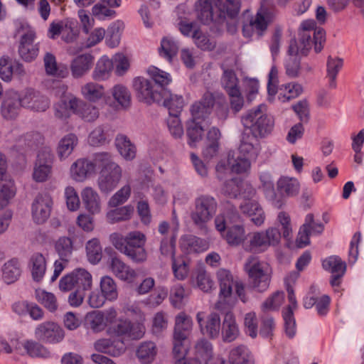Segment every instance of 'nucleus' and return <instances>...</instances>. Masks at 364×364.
Instances as JSON below:
<instances>
[{"instance_id": "obj_1", "label": "nucleus", "mask_w": 364, "mask_h": 364, "mask_svg": "<svg viewBox=\"0 0 364 364\" xmlns=\"http://www.w3.org/2000/svg\"><path fill=\"white\" fill-rule=\"evenodd\" d=\"M241 0H198L195 9L198 19L204 24L213 23L222 29L227 17L235 18L240 10Z\"/></svg>"}, {"instance_id": "obj_2", "label": "nucleus", "mask_w": 364, "mask_h": 364, "mask_svg": "<svg viewBox=\"0 0 364 364\" xmlns=\"http://www.w3.org/2000/svg\"><path fill=\"white\" fill-rule=\"evenodd\" d=\"M299 36V46L294 39L290 42L288 53L289 60L293 61L294 64L287 65L286 68H298L299 66L298 56L306 55L313 45L316 53H319L323 49L326 40L325 31L323 28L316 27V23L314 20H306L301 23Z\"/></svg>"}, {"instance_id": "obj_3", "label": "nucleus", "mask_w": 364, "mask_h": 364, "mask_svg": "<svg viewBox=\"0 0 364 364\" xmlns=\"http://www.w3.org/2000/svg\"><path fill=\"white\" fill-rule=\"evenodd\" d=\"M241 122L245 127L251 129V135L256 138L266 137L274 127V119L267 114V106L264 104L249 109L242 116Z\"/></svg>"}, {"instance_id": "obj_4", "label": "nucleus", "mask_w": 364, "mask_h": 364, "mask_svg": "<svg viewBox=\"0 0 364 364\" xmlns=\"http://www.w3.org/2000/svg\"><path fill=\"white\" fill-rule=\"evenodd\" d=\"M215 198L210 195H200L194 200V208L191 213L193 224L201 230H206L207 223L217 210Z\"/></svg>"}, {"instance_id": "obj_5", "label": "nucleus", "mask_w": 364, "mask_h": 364, "mask_svg": "<svg viewBox=\"0 0 364 364\" xmlns=\"http://www.w3.org/2000/svg\"><path fill=\"white\" fill-rule=\"evenodd\" d=\"M270 2L267 0H263L261 2L260 9L258 10L255 17L248 18L247 22H243L242 33L245 38H252L255 35L257 38L263 36L264 32L267 28L268 21H269L271 12L269 9ZM250 11L245 10L243 16L249 17Z\"/></svg>"}, {"instance_id": "obj_6", "label": "nucleus", "mask_w": 364, "mask_h": 364, "mask_svg": "<svg viewBox=\"0 0 364 364\" xmlns=\"http://www.w3.org/2000/svg\"><path fill=\"white\" fill-rule=\"evenodd\" d=\"M225 105V97L223 93L208 90L200 100L191 105V119L203 122L209 117L215 105L223 107Z\"/></svg>"}, {"instance_id": "obj_7", "label": "nucleus", "mask_w": 364, "mask_h": 364, "mask_svg": "<svg viewBox=\"0 0 364 364\" xmlns=\"http://www.w3.org/2000/svg\"><path fill=\"white\" fill-rule=\"evenodd\" d=\"M245 269L249 277L250 284L258 291H265L270 282L269 267L260 262L257 257L250 256L245 263Z\"/></svg>"}, {"instance_id": "obj_8", "label": "nucleus", "mask_w": 364, "mask_h": 364, "mask_svg": "<svg viewBox=\"0 0 364 364\" xmlns=\"http://www.w3.org/2000/svg\"><path fill=\"white\" fill-rule=\"evenodd\" d=\"M132 88L136 99L148 105L160 104L162 100L163 90H159L151 79L142 76L133 78Z\"/></svg>"}, {"instance_id": "obj_9", "label": "nucleus", "mask_w": 364, "mask_h": 364, "mask_svg": "<svg viewBox=\"0 0 364 364\" xmlns=\"http://www.w3.org/2000/svg\"><path fill=\"white\" fill-rule=\"evenodd\" d=\"M299 273L296 272H291L285 279V285L288 293V300L289 304L283 311V318L284 321V331L286 335L292 338L296 332V321L294 316V310L297 307V302L294 295L292 284H294L299 277Z\"/></svg>"}, {"instance_id": "obj_10", "label": "nucleus", "mask_w": 364, "mask_h": 364, "mask_svg": "<svg viewBox=\"0 0 364 364\" xmlns=\"http://www.w3.org/2000/svg\"><path fill=\"white\" fill-rule=\"evenodd\" d=\"M217 277L220 284V298L224 299L232 294V287H235V292L242 302H246L245 287L242 283L235 282L231 272L225 269H220L217 272Z\"/></svg>"}, {"instance_id": "obj_11", "label": "nucleus", "mask_w": 364, "mask_h": 364, "mask_svg": "<svg viewBox=\"0 0 364 364\" xmlns=\"http://www.w3.org/2000/svg\"><path fill=\"white\" fill-rule=\"evenodd\" d=\"M145 332L144 326L138 323H132L127 319H120L112 324L107 330L110 335L124 336L132 340L140 339Z\"/></svg>"}, {"instance_id": "obj_12", "label": "nucleus", "mask_w": 364, "mask_h": 364, "mask_svg": "<svg viewBox=\"0 0 364 364\" xmlns=\"http://www.w3.org/2000/svg\"><path fill=\"white\" fill-rule=\"evenodd\" d=\"M281 239V232L276 228H270L265 232H255L250 240L248 250L264 251L271 245H277ZM247 250V248H245Z\"/></svg>"}, {"instance_id": "obj_13", "label": "nucleus", "mask_w": 364, "mask_h": 364, "mask_svg": "<svg viewBox=\"0 0 364 364\" xmlns=\"http://www.w3.org/2000/svg\"><path fill=\"white\" fill-rule=\"evenodd\" d=\"M55 248L58 252L60 261L56 260L54 263L53 274L50 278V282H55L60 276L65 268L63 262H68V257L72 254L73 242L68 237H60L55 242Z\"/></svg>"}, {"instance_id": "obj_14", "label": "nucleus", "mask_w": 364, "mask_h": 364, "mask_svg": "<svg viewBox=\"0 0 364 364\" xmlns=\"http://www.w3.org/2000/svg\"><path fill=\"white\" fill-rule=\"evenodd\" d=\"M116 316L117 312L114 309L105 312L93 311L86 315L85 323L92 331L98 333L102 331L108 323H112Z\"/></svg>"}, {"instance_id": "obj_15", "label": "nucleus", "mask_w": 364, "mask_h": 364, "mask_svg": "<svg viewBox=\"0 0 364 364\" xmlns=\"http://www.w3.org/2000/svg\"><path fill=\"white\" fill-rule=\"evenodd\" d=\"M322 266L325 270L332 274L330 280L331 286L338 287L346 271V262L340 257L332 255L323 260Z\"/></svg>"}, {"instance_id": "obj_16", "label": "nucleus", "mask_w": 364, "mask_h": 364, "mask_svg": "<svg viewBox=\"0 0 364 364\" xmlns=\"http://www.w3.org/2000/svg\"><path fill=\"white\" fill-rule=\"evenodd\" d=\"M122 176V170L120 166L109 170H100L97 179L99 189L102 193L112 191L119 183Z\"/></svg>"}, {"instance_id": "obj_17", "label": "nucleus", "mask_w": 364, "mask_h": 364, "mask_svg": "<svg viewBox=\"0 0 364 364\" xmlns=\"http://www.w3.org/2000/svg\"><path fill=\"white\" fill-rule=\"evenodd\" d=\"M109 240L116 248L115 240L123 244L127 249L145 247L146 242V235L140 231H132L125 236L119 232H114L109 235Z\"/></svg>"}, {"instance_id": "obj_18", "label": "nucleus", "mask_w": 364, "mask_h": 364, "mask_svg": "<svg viewBox=\"0 0 364 364\" xmlns=\"http://www.w3.org/2000/svg\"><path fill=\"white\" fill-rule=\"evenodd\" d=\"M242 224V218L236 207L227 201L223 215H218L215 219V225L219 232L225 231L227 225Z\"/></svg>"}, {"instance_id": "obj_19", "label": "nucleus", "mask_w": 364, "mask_h": 364, "mask_svg": "<svg viewBox=\"0 0 364 364\" xmlns=\"http://www.w3.org/2000/svg\"><path fill=\"white\" fill-rule=\"evenodd\" d=\"M204 314L198 312L196 315L197 321L203 334L215 338L219 336L220 329V318L217 313H211L203 321Z\"/></svg>"}, {"instance_id": "obj_20", "label": "nucleus", "mask_w": 364, "mask_h": 364, "mask_svg": "<svg viewBox=\"0 0 364 364\" xmlns=\"http://www.w3.org/2000/svg\"><path fill=\"white\" fill-rule=\"evenodd\" d=\"M21 97L23 107L34 112L45 111L46 104L44 95L40 91L33 88H27Z\"/></svg>"}, {"instance_id": "obj_21", "label": "nucleus", "mask_w": 364, "mask_h": 364, "mask_svg": "<svg viewBox=\"0 0 364 364\" xmlns=\"http://www.w3.org/2000/svg\"><path fill=\"white\" fill-rule=\"evenodd\" d=\"M21 107V96L15 92H8L1 103V114L7 119H15L18 115Z\"/></svg>"}, {"instance_id": "obj_22", "label": "nucleus", "mask_w": 364, "mask_h": 364, "mask_svg": "<svg viewBox=\"0 0 364 364\" xmlns=\"http://www.w3.org/2000/svg\"><path fill=\"white\" fill-rule=\"evenodd\" d=\"M109 267L112 272L122 281L132 282L136 277L134 269L117 256L110 257Z\"/></svg>"}, {"instance_id": "obj_23", "label": "nucleus", "mask_w": 364, "mask_h": 364, "mask_svg": "<svg viewBox=\"0 0 364 364\" xmlns=\"http://www.w3.org/2000/svg\"><path fill=\"white\" fill-rule=\"evenodd\" d=\"M258 146V141L255 136L249 134H244L240 140L237 154L250 161L255 160L259 153Z\"/></svg>"}, {"instance_id": "obj_24", "label": "nucleus", "mask_w": 364, "mask_h": 364, "mask_svg": "<svg viewBox=\"0 0 364 364\" xmlns=\"http://www.w3.org/2000/svg\"><path fill=\"white\" fill-rule=\"evenodd\" d=\"M240 208L244 214L251 217L252 221L257 226L263 224L264 213L257 200H244L240 205Z\"/></svg>"}, {"instance_id": "obj_25", "label": "nucleus", "mask_w": 364, "mask_h": 364, "mask_svg": "<svg viewBox=\"0 0 364 364\" xmlns=\"http://www.w3.org/2000/svg\"><path fill=\"white\" fill-rule=\"evenodd\" d=\"M180 244L181 248L187 253L202 252L209 247L207 240L192 235L181 237Z\"/></svg>"}, {"instance_id": "obj_26", "label": "nucleus", "mask_w": 364, "mask_h": 364, "mask_svg": "<svg viewBox=\"0 0 364 364\" xmlns=\"http://www.w3.org/2000/svg\"><path fill=\"white\" fill-rule=\"evenodd\" d=\"M82 203L91 214H97L101 210L100 198L97 192L91 187H85L81 192Z\"/></svg>"}, {"instance_id": "obj_27", "label": "nucleus", "mask_w": 364, "mask_h": 364, "mask_svg": "<svg viewBox=\"0 0 364 364\" xmlns=\"http://www.w3.org/2000/svg\"><path fill=\"white\" fill-rule=\"evenodd\" d=\"M92 161L86 159H79L73 163L70 168L72 178L78 182L85 180L88 175L94 172Z\"/></svg>"}, {"instance_id": "obj_28", "label": "nucleus", "mask_w": 364, "mask_h": 364, "mask_svg": "<svg viewBox=\"0 0 364 364\" xmlns=\"http://www.w3.org/2000/svg\"><path fill=\"white\" fill-rule=\"evenodd\" d=\"M192 319L184 313L178 314L175 319L173 338L187 340L192 330Z\"/></svg>"}, {"instance_id": "obj_29", "label": "nucleus", "mask_w": 364, "mask_h": 364, "mask_svg": "<svg viewBox=\"0 0 364 364\" xmlns=\"http://www.w3.org/2000/svg\"><path fill=\"white\" fill-rule=\"evenodd\" d=\"M222 235L231 246H238L246 240L245 231L242 224L227 225Z\"/></svg>"}, {"instance_id": "obj_30", "label": "nucleus", "mask_w": 364, "mask_h": 364, "mask_svg": "<svg viewBox=\"0 0 364 364\" xmlns=\"http://www.w3.org/2000/svg\"><path fill=\"white\" fill-rule=\"evenodd\" d=\"M161 105L166 107L169 115H178L184 105L183 98L181 95H173L169 90L164 91Z\"/></svg>"}, {"instance_id": "obj_31", "label": "nucleus", "mask_w": 364, "mask_h": 364, "mask_svg": "<svg viewBox=\"0 0 364 364\" xmlns=\"http://www.w3.org/2000/svg\"><path fill=\"white\" fill-rule=\"evenodd\" d=\"M239 328L232 313L227 312L222 325V336L225 342L235 341L239 335Z\"/></svg>"}, {"instance_id": "obj_32", "label": "nucleus", "mask_w": 364, "mask_h": 364, "mask_svg": "<svg viewBox=\"0 0 364 364\" xmlns=\"http://www.w3.org/2000/svg\"><path fill=\"white\" fill-rule=\"evenodd\" d=\"M78 144L77 136L73 133L65 135L58 142L57 154L60 160L67 159Z\"/></svg>"}, {"instance_id": "obj_33", "label": "nucleus", "mask_w": 364, "mask_h": 364, "mask_svg": "<svg viewBox=\"0 0 364 364\" xmlns=\"http://www.w3.org/2000/svg\"><path fill=\"white\" fill-rule=\"evenodd\" d=\"M16 193L15 181L11 177L0 180V210L9 205Z\"/></svg>"}, {"instance_id": "obj_34", "label": "nucleus", "mask_w": 364, "mask_h": 364, "mask_svg": "<svg viewBox=\"0 0 364 364\" xmlns=\"http://www.w3.org/2000/svg\"><path fill=\"white\" fill-rule=\"evenodd\" d=\"M157 354L156 346L154 342L145 341L137 348L136 355L142 364L151 363Z\"/></svg>"}, {"instance_id": "obj_35", "label": "nucleus", "mask_w": 364, "mask_h": 364, "mask_svg": "<svg viewBox=\"0 0 364 364\" xmlns=\"http://www.w3.org/2000/svg\"><path fill=\"white\" fill-rule=\"evenodd\" d=\"M115 241L116 249L127 256L132 262L141 264L146 261L148 255L145 247L127 249V247H124L122 243L119 242H117V240Z\"/></svg>"}, {"instance_id": "obj_36", "label": "nucleus", "mask_w": 364, "mask_h": 364, "mask_svg": "<svg viewBox=\"0 0 364 364\" xmlns=\"http://www.w3.org/2000/svg\"><path fill=\"white\" fill-rule=\"evenodd\" d=\"M179 49L178 42L171 36H165L161 41L159 53L161 57L171 62Z\"/></svg>"}, {"instance_id": "obj_37", "label": "nucleus", "mask_w": 364, "mask_h": 364, "mask_svg": "<svg viewBox=\"0 0 364 364\" xmlns=\"http://www.w3.org/2000/svg\"><path fill=\"white\" fill-rule=\"evenodd\" d=\"M115 145L126 160L130 161L136 156V147L129 139L124 134H118L115 139Z\"/></svg>"}, {"instance_id": "obj_38", "label": "nucleus", "mask_w": 364, "mask_h": 364, "mask_svg": "<svg viewBox=\"0 0 364 364\" xmlns=\"http://www.w3.org/2000/svg\"><path fill=\"white\" fill-rule=\"evenodd\" d=\"M31 215L35 223L41 225L46 222V197L43 193H39L33 200Z\"/></svg>"}, {"instance_id": "obj_39", "label": "nucleus", "mask_w": 364, "mask_h": 364, "mask_svg": "<svg viewBox=\"0 0 364 364\" xmlns=\"http://www.w3.org/2000/svg\"><path fill=\"white\" fill-rule=\"evenodd\" d=\"M229 360L231 364H254V359L250 351L243 345L231 350Z\"/></svg>"}, {"instance_id": "obj_40", "label": "nucleus", "mask_w": 364, "mask_h": 364, "mask_svg": "<svg viewBox=\"0 0 364 364\" xmlns=\"http://www.w3.org/2000/svg\"><path fill=\"white\" fill-rule=\"evenodd\" d=\"M3 279L7 284L15 282L21 276V269L18 259H11L6 262L2 269Z\"/></svg>"}, {"instance_id": "obj_41", "label": "nucleus", "mask_w": 364, "mask_h": 364, "mask_svg": "<svg viewBox=\"0 0 364 364\" xmlns=\"http://www.w3.org/2000/svg\"><path fill=\"white\" fill-rule=\"evenodd\" d=\"M277 185V191L287 197L296 196L299 191V183L294 178L282 177Z\"/></svg>"}, {"instance_id": "obj_42", "label": "nucleus", "mask_w": 364, "mask_h": 364, "mask_svg": "<svg viewBox=\"0 0 364 364\" xmlns=\"http://www.w3.org/2000/svg\"><path fill=\"white\" fill-rule=\"evenodd\" d=\"M91 161L94 166V171L96 168H100V170H109L119 166L114 162L113 156L109 152L95 153Z\"/></svg>"}, {"instance_id": "obj_43", "label": "nucleus", "mask_w": 364, "mask_h": 364, "mask_svg": "<svg viewBox=\"0 0 364 364\" xmlns=\"http://www.w3.org/2000/svg\"><path fill=\"white\" fill-rule=\"evenodd\" d=\"M251 161L244 158L241 155L237 154L235 156L234 154H228V169L233 173H242L247 172L250 168Z\"/></svg>"}, {"instance_id": "obj_44", "label": "nucleus", "mask_w": 364, "mask_h": 364, "mask_svg": "<svg viewBox=\"0 0 364 364\" xmlns=\"http://www.w3.org/2000/svg\"><path fill=\"white\" fill-rule=\"evenodd\" d=\"M134 208L132 205H125L109 210L107 213V221L114 224L121 221L129 220L132 215Z\"/></svg>"}, {"instance_id": "obj_45", "label": "nucleus", "mask_w": 364, "mask_h": 364, "mask_svg": "<svg viewBox=\"0 0 364 364\" xmlns=\"http://www.w3.org/2000/svg\"><path fill=\"white\" fill-rule=\"evenodd\" d=\"M201 123L202 122L191 119L187 122L186 134L191 146H194L196 142L202 139L204 129Z\"/></svg>"}, {"instance_id": "obj_46", "label": "nucleus", "mask_w": 364, "mask_h": 364, "mask_svg": "<svg viewBox=\"0 0 364 364\" xmlns=\"http://www.w3.org/2000/svg\"><path fill=\"white\" fill-rule=\"evenodd\" d=\"M151 80L159 90L168 91L166 86L172 82L171 75L164 70H149Z\"/></svg>"}, {"instance_id": "obj_47", "label": "nucleus", "mask_w": 364, "mask_h": 364, "mask_svg": "<svg viewBox=\"0 0 364 364\" xmlns=\"http://www.w3.org/2000/svg\"><path fill=\"white\" fill-rule=\"evenodd\" d=\"M31 262L33 279L38 282L43 279L46 272V258L43 254L36 253L31 257Z\"/></svg>"}, {"instance_id": "obj_48", "label": "nucleus", "mask_w": 364, "mask_h": 364, "mask_svg": "<svg viewBox=\"0 0 364 364\" xmlns=\"http://www.w3.org/2000/svg\"><path fill=\"white\" fill-rule=\"evenodd\" d=\"M123 28L124 23L119 21L112 23L109 26L106 35V43L109 47L115 48L119 44Z\"/></svg>"}, {"instance_id": "obj_49", "label": "nucleus", "mask_w": 364, "mask_h": 364, "mask_svg": "<svg viewBox=\"0 0 364 364\" xmlns=\"http://www.w3.org/2000/svg\"><path fill=\"white\" fill-rule=\"evenodd\" d=\"M76 289L89 291L92 288V279L91 274L85 269L78 268L73 271Z\"/></svg>"}, {"instance_id": "obj_50", "label": "nucleus", "mask_w": 364, "mask_h": 364, "mask_svg": "<svg viewBox=\"0 0 364 364\" xmlns=\"http://www.w3.org/2000/svg\"><path fill=\"white\" fill-rule=\"evenodd\" d=\"M77 107L75 99L62 98L54 105L55 115L58 118H67L70 116V111Z\"/></svg>"}, {"instance_id": "obj_51", "label": "nucleus", "mask_w": 364, "mask_h": 364, "mask_svg": "<svg viewBox=\"0 0 364 364\" xmlns=\"http://www.w3.org/2000/svg\"><path fill=\"white\" fill-rule=\"evenodd\" d=\"M86 252L89 262L93 264H97L102 259V251L100 241L97 238H92L86 244Z\"/></svg>"}, {"instance_id": "obj_52", "label": "nucleus", "mask_w": 364, "mask_h": 364, "mask_svg": "<svg viewBox=\"0 0 364 364\" xmlns=\"http://www.w3.org/2000/svg\"><path fill=\"white\" fill-rule=\"evenodd\" d=\"M102 293L107 300L114 301L118 296L117 287L114 280L109 276H104L100 279Z\"/></svg>"}, {"instance_id": "obj_53", "label": "nucleus", "mask_w": 364, "mask_h": 364, "mask_svg": "<svg viewBox=\"0 0 364 364\" xmlns=\"http://www.w3.org/2000/svg\"><path fill=\"white\" fill-rule=\"evenodd\" d=\"M171 267L174 277L178 280H184L189 273V263L183 257H173Z\"/></svg>"}, {"instance_id": "obj_54", "label": "nucleus", "mask_w": 364, "mask_h": 364, "mask_svg": "<svg viewBox=\"0 0 364 364\" xmlns=\"http://www.w3.org/2000/svg\"><path fill=\"white\" fill-rule=\"evenodd\" d=\"M192 38L196 46L203 50H212L216 46V43L213 38H210L199 29L193 31Z\"/></svg>"}, {"instance_id": "obj_55", "label": "nucleus", "mask_w": 364, "mask_h": 364, "mask_svg": "<svg viewBox=\"0 0 364 364\" xmlns=\"http://www.w3.org/2000/svg\"><path fill=\"white\" fill-rule=\"evenodd\" d=\"M114 99L124 108H127L131 104V94L127 87L122 85H116L112 92Z\"/></svg>"}, {"instance_id": "obj_56", "label": "nucleus", "mask_w": 364, "mask_h": 364, "mask_svg": "<svg viewBox=\"0 0 364 364\" xmlns=\"http://www.w3.org/2000/svg\"><path fill=\"white\" fill-rule=\"evenodd\" d=\"M82 93L87 100L96 102L104 95V87L100 85L90 82L82 87Z\"/></svg>"}, {"instance_id": "obj_57", "label": "nucleus", "mask_w": 364, "mask_h": 364, "mask_svg": "<svg viewBox=\"0 0 364 364\" xmlns=\"http://www.w3.org/2000/svg\"><path fill=\"white\" fill-rule=\"evenodd\" d=\"M77 114L87 122H93L99 117L97 107L90 103H81L77 105Z\"/></svg>"}, {"instance_id": "obj_58", "label": "nucleus", "mask_w": 364, "mask_h": 364, "mask_svg": "<svg viewBox=\"0 0 364 364\" xmlns=\"http://www.w3.org/2000/svg\"><path fill=\"white\" fill-rule=\"evenodd\" d=\"M221 83L228 93H235L239 90L237 87L238 79L233 70H224Z\"/></svg>"}, {"instance_id": "obj_59", "label": "nucleus", "mask_w": 364, "mask_h": 364, "mask_svg": "<svg viewBox=\"0 0 364 364\" xmlns=\"http://www.w3.org/2000/svg\"><path fill=\"white\" fill-rule=\"evenodd\" d=\"M241 183L242 181L237 178L226 181L222 188V193L230 198H236L240 195Z\"/></svg>"}, {"instance_id": "obj_60", "label": "nucleus", "mask_w": 364, "mask_h": 364, "mask_svg": "<svg viewBox=\"0 0 364 364\" xmlns=\"http://www.w3.org/2000/svg\"><path fill=\"white\" fill-rule=\"evenodd\" d=\"M196 274L197 287L204 292L210 291L214 285L210 276L203 268H198Z\"/></svg>"}, {"instance_id": "obj_61", "label": "nucleus", "mask_w": 364, "mask_h": 364, "mask_svg": "<svg viewBox=\"0 0 364 364\" xmlns=\"http://www.w3.org/2000/svg\"><path fill=\"white\" fill-rule=\"evenodd\" d=\"M33 178L37 182L46 181V155L43 152H39L37 156Z\"/></svg>"}, {"instance_id": "obj_62", "label": "nucleus", "mask_w": 364, "mask_h": 364, "mask_svg": "<svg viewBox=\"0 0 364 364\" xmlns=\"http://www.w3.org/2000/svg\"><path fill=\"white\" fill-rule=\"evenodd\" d=\"M17 33L20 35L19 46H31L34 45L33 41L36 37L34 30L28 24L22 23L17 30Z\"/></svg>"}, {"instance_id": "obj_63", "label": "nucleus", "mask_w": 364, "mask_h": 364, "mask_svg": "<svg viewBox=\"0 0 364 364\" xmlns=\"http://www.w3.org/2000/svg\"><path fill=\"white\" fill-rule=\"evenodd\" d=\"M131 195V187L129 185H125L117 191L109 199V205L116 208L118 205L125 203Z\"/></svg>"}, {"instance_id": "obj_64", "label": "nucleus", "mask_w": 364, "mask_h": 364, "mask_svg": "<svg viewBox=\"0 0 364 364\" xmlns=\"http://www.w3.org/2000/svg\"><path fill=\"white\" fill-rule=\"evenodd\" d=\"M92 14L99 20H105L107 18L114 17L116 12L100 1L92 8Z\"/></svg>"}]
</instances>
